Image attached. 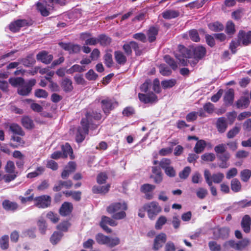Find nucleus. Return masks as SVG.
Returning <instances> with one entry per match:
<instances>
[{"mask_svg":"<svg viewBox=\"0 0 251 251\" xmlns=\"http://www.w3.org/2000/svg\"><path fill=\"white\" fill-rule=\"evenodd\" d=\"M28 25L27 20L25 19H19L11 23L8 26L9 29L13 33H16L20 31L21 28Z\"/></svg>","mask_w":251,"mask_h":251,"instance_id":"9","label":"nucleus"},{"mask_svg":"<svg viewBox=\"0 0 251 251\" xmlns=\"http://www.w3.org/2000/svg\"><path fill=\"white\" fill-rule=\"evenodd\" d=\"M104 63L106 66L108 68H111L113 65V60L112 55L110 52H106L104 56Z\"/></svg>","mask_w":251,"mask_h":251,"instance_id":"54","label":"nucleus"},{"mask_svg":"<svg viewBox=\"0 0 251 251\" xmlns=\"http://www.w3.org/2000/svg\"><path fill=\"white\" fill-rule=\"evenodd\" d=\"M11 139L16 142L15 144H10V146L13 148H17L20 146H23L25 144L24 141L20 137L16 135L12 136Z\"/></svg>","mask_w":251,"mask_h":251,"instance_id":"51","label":"nucleus"},{"mask_svg":"<svg viewBox=\"0 0 251 251\" xmlns=\"http://www.w3.org/2000/svg\"><path fill=\"white\" fill-rule=\"evenodd\" d=\"M128 209V206L125 201L116 202L111 203L106 207V211L111 215L113 219L116 220H122L126 216V211Z\"/></svg>","mask_w":251,"mask_h":251,"instance_id":"1","label":"nucleus"},{"mask_svg":"<svg viewBox=\"0 0 251 251\" xmlns=\"http://www.w3.org/2000/svg\"><path fill=\"white\" fill-rule=\"evenodd\" d=\"M124 53L127 56H130L132 54V49L135 52L136 56H140L142 53V51L140 49L139 44L134 41H131L125 43L122 47Z\"/></svg>","mask_w":251,"mask_h":251,"instance_id":"4","label":"nucleus"},{"mask_svg":"<svg viewBox=\"0 0 251 251\" xmlns=\"http://www.w3.org/2000/svg\"><path fill=\"white\" fill-rule=\"evenodd\" d=\"M155 188V186L152 184L146 183L141 186L140 191L145 194V198L147 200H151L153 198V195L151 194Z\"/></svg>","mask_w":251,"mask_h":251,"instance_id":"18","label":"nucleus"},{"mask_svg":"<svg viewBox=\"0 0 251 251\" xmlns=\"http://www.w3.org/2000/svg\"><path fill=\"white\" fill-rule=\"evenodd\" d=\"M98 38V43L102 47L108 46L112 42V38L105 34H100Z\"/></svg>","mask_w":251,"mask_h":251,"instance_id":"29","label":"nucleus"},{"mask_svg":"<svg viewBox=\"0 0 251 251\" xmlns=\"http://www.w3.org/2000/svg\"><path fill=\"white\" fill-rule=\"evenodd\" d=\"M74 209L73 204L68 201L64 202L59 209V213L62 217L69 216Z\"/></svg>","mask_w":251,"mask_h":251,"instance_id":"15","label":"nucleus"},{"mask_svg":"<svg viewBox=\"0 0 251 251\" xmlns=\"http://www.w3.org/2000/svg\"><path fill=\"white\" fill-rule=\"evenodd\" d=\"M167 241V235L165 233L161 232L156 235L154 239L152 249L154 251H158L163 247Z\"/></svg>","mask_w":251,"mask_h":251,"instance_id":"13","label":"nucleus"},{"mask_svg":"<svg viewBox=\"0 0 251 251\" xmlns=\"http://www.w3.org/2000/svg\"><path fill=\"white\" fill-rule=\"evenodd\" d=\"M46 217L54 224L57 223L59 220V218L57 214L51 211L48 212Z\"/></svg>","mask_w":251,"mask_h":251,"instance_id":"63","label":"nucleus"},{"mask_svg":"<svg viewBox=\"0 0 251 251\" xmlns=\"http://www.w3.org/2000/svg\"><path fill=\"white\" fill-rule=\"evenodd\" d=\"M114 220L115 219H112L109 217L102 216L100 223V226L107 233H110L112 232V229L108 227L107 224L112 226H116L117 223Z\"/></svg>","mask_w":251,"mask_h":251,"instance_id":"8","label":"nucleus"},{"mask_svg":"<svg viewBox=\"0 0 251 251\" xmlns=\"http://www.w3.org/2000/svg\"><path fill=\"white\" fill-rule=\"evenodd\" d=\"M5 171L7 173H18L15 171V166L13 161L9 160L4 168Z\"/></svg>","mask_w":251,"mask_h":251,"instance_id":"60","label":"nucleus"},{"mask_svg":"<svg viewBox=\"0 0 251 251\" xmlns=\"http://www.w3.org/2000/svg\"><path fill=\"white\" fill-rule=\"evenodd\" d=\"M9 83L14 87H20L23 85L25 83V80L21 77H12L9 79Z\"/></svg>","mask_w":251,"mask_h":251,"instance_id":"44","label":"nucleus"},{"mask_svg":"<svg viewBox=\"0 0 251 251\" xmlns=\"http://www.w3.org/2000/svg\"><path fill=\"white\" fill-rule=\"evenodd\" d=\"M158 31L159 28L157 27L151 26L149 27L147 32V34L148 41L150 43H152L156 40Z\"/></svg>","mask_w":251,"mask_h":251,"instance_id":"25","label":"nucleus"},{"mask_svg":"<svg viewBox=\"0 0 251 251\" xmlns=\"http://www.w3.org/2000/svg\"><path fill=\"white\" fill-rule=\"evenodd\" d=\"M251 176V171L249 169H244L240 172V177L242 181L248 182Z\"/></svg>","mask_w":251,"mask_h":251,"instance_id":"55","label":"nucleus"},{"mask_svg":"<svg viewBox=\"0 0 251 251\" xmlns=\"http://www.w3.org/2000/svg\"><path fill=\"white\" fill-rule=\"evenodd\" d=\"M63 194L67 197H71L72 198L76 201H80L81 199L82 193L80 191H66L63 192Z\"/></svg>","mask_w":251,"mask_h":251,"instance_id":"33","label":"nucleus"},{"mask_svg":"<svg viewBox=\"0 0 251 251\" xmlns=\"http://www.w3.org/2000/svg\"><path fill=\"white\" fill-rule=\"evenodd\" d=\"M159 68L160 73L163 76H169L172 73L171 69L164 64H160Z\"/></svg>","mask_w":251,"mask_h":251,"instance_id":"52","label":"nucleus"},{"mask_svg":"<svg viewBox=\"0 0 251 251\" xmlns=\"http://www.w3.org/2000/svg\"><path fill=\"white\" fill-rule=\"evenodd\" d=\"M37 226L41 234L42 235L45 234L48 227L46 220L43 218L39 219L37 222Z\"/></svg>","mask_w":251,"mask_h":251,"instance_id":"47","label":"nucleus"},{"mask_svg":"<svg viewBox=\"0 0 251 251\" xmlns=\"http://www.w3.org/2000/svg\"><path fill=\"white\" fill-rule=\"evenodd\" d=\"M148 217L151 220H154L156 216L161 211V207L156 201H151L144 204Z\"/></svg>","mask_w":251,"mask_h":251,"instance_id":"5","label":"nucleus"},{"mask_svg":"<svg viewBox=\"0 0 251 251\" xmlns=\"http://www.w3.org/2000/svg\"><path fill=\"white\" fill-rule=\"evenodd\" d=\"M249 104V98L245 97H242L236 102V106L237 108H246L248 107Z\"/></svg>","mask_w":251,"mask_h":251,"instance_id":"40","label":"nucleus"},{"mask_svg":"<svg viewBox=\"0 0 251 251\" xmlns=\"http://www.w3.org/2000/svg\"><path fill=\"white\" fill-rule=\"evenodd\" d=\"M2 205L3 209L7 211H15L18 207L17 202L11 201L8 200H4Z\"/></svg>","mask_w":251,"mask_h":251,"instance_id":"31","label":"nucleus"},{"mask_svg":"<svg viewBox=\"0 0 251 251\" xmlns=\"http://www.w3.org/2000/svg\"><path fill=\"white\" fill-rule=\"evenodd\" d=\"M101 107L104 113L107 116L109 114L110 111L112 110L115 106L118 105V102L109 98L102 100L100 101Z\"/></svg>","mask_w":251,"mask_h":251,"instance_id":"7","label":"nucleus"},{"mask_svg":"<svg viewBox=\"0 0 251 251\" xmlns=\"http://www.w3.org/2000/svg\"><path fill=\"white\" fill-rule=\"evenodd\" d=\"M51 203V198L48 195H43L35 197L34 205L39 208H46Z\"/></svg>","mask_w":251,"mask_h":251,"instance_id":"6","label":"nucleus"},{"mask_svg":"<svg viewBox=\"0 0 251 251\" xmlns=\"http://www.w3.org/2000/svg\"><path fill=\"white\" fill-rule=\"evenodd\" d=\"M138 98L142 102L147 104L156 102L158 100L157 96L153 92L148 94H138Z\"/></svg>","mask_w":251,"mask_h":251,"instance_id":"12","label":"nucleus"},{"mask_svg":"<svg viewBox=\"0 0 251 251\" xmlns=\"http://www.w3.org/2000/svg\"><path fill=\"white\" fill-rule=\"evenodd\" d=\"M204 176L206 182L208 186H211L213 183L219 184L221 183L224 177V174L221 172L213 174L211 175L210 172L208 170H205L204 172Z\"/></svg>","mask_w":251,"mask_h":251,"instance_id":"3","label":"nucleus"},{"mask_svg":"<svg viewBox=\"0 0 251 251\" xmlns=\"http://www.w3.org/2000/svg\"><path fill=\"white\" fill-rule=\"evenodd\" d=\"M61 149L63 155L62 158H67L68 155H70L71 159L73 158V149L69 143H66L64 145H62Z\"/></svg>","mask_w":251,"mask_h":251,"instance_id":"36","label":"nucleus"},{"mask_svg":"<svg viewBox=\"0 0 251 251\" xmlns=\"http://www.w3.org/2000/svg\"><path fill=\"white\" fill-rule=\"evenodd\" d=\"M88 134L80 130V128L77 129V132L75 136V141L77 143H82L85 139L86 135Z\"/></svg>","mask_w":251,"mask_h":251,"instance_id":"57","label":"nucleus"},{"mask_svg":"<svg viewBox=\"0 0 251 251\" xmlns=\"http://www.w3.org/2000/svg\"><path fill=\"white\" fill-rule=\"evenodd\" d=\"M192 55L199 60L202 59L206 55V50L202 46H198L192 49Z\"/></svg>","mask_w":251,"mask_h":251,"instance_id":"19","label":"nucleus"},{"mask_svg":"<svg viewBox=\"0 0 251 251\" xmlns=\"http://www.w3.org/2000/svg\"><path fill=\"white\" fill-rule=\"evenodd\" d=\"M206 144V142L203 140H198L196 143L195 146L194 148V151L196 153H200L203 151Z\"/></svg>","mask_w":251,"mask_h":251,"instance_id":"45","label":"nucleus"},{"mask_svg":"<svg viewBox=\"0 0 251 251\" xmlns=\"http://www.w3.org/2000/svg\"><path fill=\"white\" fill-rule=\"evenodd\" d=\"M241 227L243 231L248 233L251 231V218L248 215H245L242 218L241 221Z\"/></svg>","mask_w":251,"mask_h":251,"instance_id":"27","label":"nucleus"},{"mask_svg":"<svg viewBox=\"0 0 251 251\" xmlns=\"http://www.w3.org/2000/svg\"><path fill=\"white\" fill-rule=\"evenodd\" d=\"M21 122L22 126L26 129H31L34 127L33 120L28 116H24L22 119Z\"/></svg>","mask_w":251,"mask_h":251,"instance_id":"37","label":"nucleus"},{"mask_svg":"<svg viewBox=\"0 0 251 251\" xmlns=\"http://www.w3.org/2000/svg\"><path fill=\"white\" fill-rule=\"evenodd\" d=\"M152 174L150 176V178L153 179L156 184H160L163 180V174L160 167L153 166L151 168Z\"/></svg>","mask_w":251,"mask_h":251,"instance_id":"16","label":"nucleus"},{"mask_svg":"<svg viewBox=\"0 0 251 251\" xmlns=\"http://www.w3.org/2000/svg\"><path fill=\"white\" fill-rule=\"evenodd\" d=\"M63 235V233L61 231H54L50 238V243L52 245H57L61 240Z\"/></svg>","mask_w":251,"mask_h":251,"instance_id":"30","label":"nucleus"},{"mask_svg":"<svg viewBox=\"0 0 251 251\" xmlns=\"http://www.w3.org/2000/svg\"><path fill=\"white\" fill-rule=\"evenodd\" d=\"M191 171V168L189 166L185 167L182 171L179 173V176L183 179H186L190 175Z\"/></svg>","mask_w":251,"mask_h":251,"instance_id":"64","label":"nucleus"},{"mask_svg":"<svg viewBox=\"0 0 251 251\" xmlns=\"http://www.w3.org/2000/svg\"><path fill=\"white\" fill-rule=\"evenodd\" d=\"M20 62L25 67H31L36 63V60L34 58L33 53H29L25 57L19 59Z\"/></svg>","mask_w":251,"mask_h":251,"instance_id":"21","label":"nucleus"},{"mask_svg":"<svg viewBox=\"0 0 251 251\" xmlns=\"http://www.w3.org/2000/svg\"><path fill=\"white\" fill-rule=\"evenodd\" d=\"M10 130L15 134L23 136L25 135V132L22 127L17 124H12L10 126Z\"/></svg>","mask_w":251,"mask_h":251,"instance_id":"46","label":"nucleus"},{"mask_svg":"<svg viewBox=\"0 0 251 251\" xmlns=\"http://www.w3.org/2000/svg\"><path fill=\"white\" fill-rule=\"evenodd\" d=\"M71 224L69 221L65 220L59 223L57 226L56 228L61 232H67L69 228L71 226Z\"/></svg>","mask_w":251,"mask_h":251,"instance_id":"48","label":"nucleus"},{"mask_svg":"<svg viewBox=\"0 0 251 251\" xmlns=\"http://www.w3.org/2000/svg\"><path fill=\"white\" fill-rule=\"evenodd\" d=\"M95 239L100 245H107L109 241V237L99 233L96 235Z\"/></svg>","mask_w":251,"mask_h":251,"instance_id":"39","label":"nucleus"},{"mask_svg":"<svg viewBox=\"0 0 251 251\" xmlns=\"http://www.w3.org/2000/svg\"><path fill=\"white\" fill-rule=\"evenodd\" d=\"M237 39L241 42L243 46H247L251 44V31L246 32L243 30H239Z\"/></svg>","mask_w":251,"mask_h":251,"instance_id":"11","label":"nucleus"},{"mask_svg":"<svg viewBox=\"0 0 251 251\" xmlns=\"http://www.w3.org/2000/svg\"><path fill=\"white\" fill-rule=\"evenodd\" d=\"M219 159L222 161L219 165L221 168H226L227 167L226 162L229 160L230 157V153L227 151L217 155Z\"/></svg>","mask_w":251,"mask_h":251,"instance_id":"34","label":"nucleus"},{"mask_svg":"<svg viewBox=\"0 0 251 251\" xmlns=\"http://www.w3.org/2000/svg\"><path fill=\"white\" fill-rule=\"evenodd\" d=\"M225 31L228 35H233L236 30L235 25L232 21H228L226 26Z\"/></svg>","mask_w":251,"mask_h":251,"instance_id":"53","label":"nucleus"},{"mask_svg":"<svg viewBox=\"0 0 251 251\" xmlns=\"http://www.w3.org/2000/svg\"><path fill=\"white\" fill-rule=\"evenodd\" d=\"M234 91L232 88L229 89L225 93L223 100L226 106L231 105L234 101Z\"/></svg>","mask_w":251,"mask_h":251,"instance_id":"22","label":"nucleus"},{"mask_svg":"<svg viewBox=\"0 0 251 251\" xmlns=\"http://www.w3.org/2000/svg\"><path fill=\"white\" fill-rule=\"evenodd\" d=\"M92 115L90 112H87L85 114V117L82 118L80 121L81 126H78L77 128H80V130L85 132V133H89V126L90 122L92 120Z\"/></svg>","mask_w":251,"mask_h":251,"instance_id":"14","label":"nucleus"},{"mask_svg":"<svg viewBox=\"0 0 251 251\" xmlns=\"http://www.w3.org/2000/svg\"><path fill=\"white\" fill-rule=\"evenodd\" d=\"M60 85L63 90L65 93L72 92L74 89L72 80L68 77H65L60 83Z\"/></svg>","mask_w":251,"mask_h":251,"instance_id":"24","label":"nucleus"},{"mask_svg":"<svg viewBox=\"0 0 251 251\" xmlns=\"http://www.w3.org/2000/svg\"><path fill=\"white\" fill-rule=\"evenodd\" d=\"M167 218L164 216H160L156 222L155 225V228L156 229H161L162 226L165 225L167 222Z\"/></svg>","mask_w":251,"mask_h":251,"instance_id":"58","label":"nucleus"},{"mask_svg":"<svg viewBox=\"0 0 251 251\" xmlns=\"http://www.w3.org/2000/svg\"><path fill=\"white\" fill-rule=\"evenodd\" d=\"M18 94L21 96H25L28 95L31 92V89L26 85H22L18 89Z\"/></svg>","mask_w":251,"mask_h":251,"instance_id":"61","label":"nucleus"},{"mask_svg":"<svg viewBox=\"0 0 251 251\" xmlns=\"http://www.w3.org/2000/svg\"><path fill=\"white\" fill-rule=\"evenodd\" d=\"M9 236L7 235H4L0 238V248L2 250H6L8 249Z\"/></svg>","mask_w":251,"mask_h":251,"instance_id":"49","label":"nucleus"},{"mask_svg":"<svg viewBox=\"0 0 251 251\" xmlns=\"http://www.w3.org/2000/svg\"><path fill=\"white\" fill-rule=\"evenodd\" d=\"M223 247L224 251H228L230 248L237 250V242L233 240L227 241L224 243Z\"/></svg>","mask_w":251,"mask_h":251,"instance_id":"50","label":"nucleus"},{"mask_svg":"<svg viewBox=\"0 0 251 251\" xmlns=\"http://www.w3.org/2000/svg\"><path fill=\"white\" fill-rule=\"evenodd\" d=\"M125 53L121 50H116L114 52L115 60L117 64L123 66L127 62V57Z\"/></svg>","mask_w":251,"mask_h":251,"instance_id":"23","label":"nucleus"},{"mask_svg":"<svg viewBox=\"0 0 251 251\" xmlns=\"http://www.w3.org/2000/svg\"><path fill=\"white\" fill-rule=\"evenodd\" d=\"M86 70V69L84 66L75 64L66 70V73L68 74H73L75 72L82 73Z\"/></svg>","mask_w":251,"mask_h":251,"instance_id":"38","label":"nucleus"},{"mask_svg":"<svg viewBox=\"0 0 251 251\" xmlns=\"http://www.w3.org/2000/svg\"><path fill=\"white\" fill-rule=\"evenodd\" d=\"M53 55L46 50L39 52L36 55V59L45 64H49L52 61Z\"/></svg>","mask_w":251,"mask_h":251,"instance_id":"17","label":"nucleus"},{"mask_svg":"<svg viewBox=\"0 0 251 251\" xmlns=\"http://www.w3.org/2000/svg\"><path fill=\"white\" fill-rule=\"evenodd\" d=\"M164 60L165 62L174 71H176L178 65L177 62L175 59L169 55H165L164 56Z\"/></svg>","mask_w":251,"mask_h":251,"instance_id":"41","label":"nucleus"},{"mask_svg":"<svg viewBox=\"0 0 251 251\" xmlns=\"http://www.w3.org/2000/svg\"><path fill=\"white\" fill-rule=\"evenodd\" d=\"M230 187L232 191L234 193L240 192L242 189V185L240 181L236 178H233L230 182Z\"/></svg>","mask_w":251,"mask_h":251,"instance_id":"43","label":"nucleus"},{"mask_svg":"<svg viewBox=\"0 0 251 251\" xmlns=\"http://www.w3.org/2000/svg\"><path fill=\"white\" fill-rule=\"evenodd\" d=\"M161 86L164 89L172 88L176 84V80L174 79L165 80L161 81Z\"/></svg>","mask_w":251,"mask_h":251,"instance_id":"59","label":"nucleus"},{"mask_svg":"<svg viewBox=\"0 0 251 251\" xmlns=\"http://www.w3.org/2000/svg\"><path fill=\"white\" fill-rule=\"evenodd\" d=\"M175 57L179 61L182 66L188 65V59L192 57V51L191 49L186 48L182 45H179L177 50L175 53Z\"/></svg>","mask_w":251,"mask_h":251,"instance_id":"2","label":"nucleus"},{"mask_svg":"<svg viewBox=\"0 0 251 251\" xmlns=\"http://www.w3.org/2000/svg\"><path fill=\"white\" fill-rule=\"evenodd\" d=\"M110 188V185L109 184L101 186L94 185L92 188V191L94 194H105L109 192Z\"/></svg>","mask_w":251,"mask_h":251,"instance_id":"28","label":"nucleus"},{"mask_svg":"<svg viewBox=\"0 0 251 251\" xmlns=\"http://www.w3.org/2000/svg\"><path fill=\"white\" fill-rule=\"evenodd\" d=\"M180 12L178 10L173 9H166L161 13L162 17L166 20H170L178 17Z\"/></svg>","mask_w":251,"mask_h":251,"instance_id":"26","label":"nucleus"},{"mask_svg":"<svg viewBox=\"0 0 251 251\" xmlns=\"http://www.w3.org/2000/svg\"><path fill=\"white\" fill-rule=\"evenodd\" d=\"M189 35L190 39L195 42H199L200 41V38L197 30L193 29L189 31Z\"/></svg>","mask_w":251,"mask_h":251,"instance_id":"62","label":"nucleus"},{"mask_svg":"<svg viewBox=\"0 0 251 251\" xmlns=\"http://www.w3.org/2000/svg\"><path fill=\"white\" fill-rule=\"evenodd\" d=\"M216 126L219 133H224L228 126V124L226 118L224 117L218 118L216 123Z\"/></svg>","mask_w":251,"mask_h":251,"instance_id":"20","label":"nucleus"},{"mask_svg":"<svg viewBox=\"0 0 251 251\" xmlns=\"http://www.w3.org/2000/svg\"><path fill=\"white\" fill-rule=\"evenodd\" d=\"M45 171V169L43 166L38 167L34 172L29 173L27 174L26 177L28 178H33L42 175Z\"/></svg>","mask_w":251,"mask_h":251,"instance_id":"42","label":"nucleus"},{"mask_svg":"<svg viewBox=\"0 0 251 251\" xmlns=\"http://www.w3.org/2000/svg\"><path fill=\"white\" fill-rule=\"evenodd\" d=\"M36 6L37 10L40 12L41 14L44 17L49 16L50 14V10L53 9L51 4H49L46 0L38 2L36 4Z\"/></svg>","mask_w":251,"mask_h":251,"instance_id":"10","label":"nucleus"},{"mask_svg":"<svg viewBox=\"0 0 251 251\" xmlns=\"http://www.w3.org/2000/svg\"><path fill=\"white\" fill-rule=\"evenodd\" d=\"M207 26L210 30L214 32H220L224 29V25L218 21L210 23L208 24Z\"/></svg>","mask_w":251,"mask_h":251,"instance_id":"35","label":"nucleus"},{"mask_svg":"<svg viewBox=\"0 0 251 251\" xmlns=\"http://www.w3.org/2000/svg\"><path fill=\"white\" fill-rule=\"evenodd\" d=\"M241 127L235 126L230 129L226 134V137L228 139H232L235 137L240 131Z\"/></svg>","mask_w":251,"mask_h":251,"instance_id":"56","label":"nucleus"},{"mask_svg":"<svg viewBox=\"0 0 251 251\" xmlns=\"http://www.w3.org/2000/svg\"><path fill=\"white\" fill-rule=\"evenodd\" d=\"M229 229L226 227L220 228L217 231L214 232V234L219 238L226 239L229 236Z\"/></svg>","mask_w":251,"mask_h":251,"instance_id":"32","label":"nucleus"}]
</instances>
